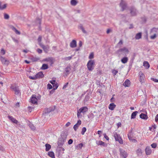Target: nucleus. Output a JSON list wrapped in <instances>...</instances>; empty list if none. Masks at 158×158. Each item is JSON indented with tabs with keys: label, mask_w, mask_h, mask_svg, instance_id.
<instances>
[{
	"label": "nucleus",
	"mask_w": 158,
	"mask_h": 158,
	"mask_svg": "<svg viewBox=\"0 0 158 158\" xmlns=\"http://www.w3.org/2000/svg\"><path fill=\"white\" fill-rule=\"evenodd\" d=\"M94 64L95 62L94 60H89L87 64L88 70L89 71H92L94 68Z\"/></svg>",
	"instance_id": "1"
},
{
	"label": "nucleus",
	"mask_w": 158,
	"mask_h": 158,
	"mask_svg": "<svg viewBox=\"0 0 158 158\" xmlns=\"http://www.w3.org/2000/svg\"><path fill=\"white\" fill-rule=\"evenodd\" d=\"M36 79L41 78L44 77V75L42 72H40L37 73L35 75Z\"/></svg>",
	"instance_id": "16"
},
{
	"label": "nucleus",
	"mask_w": 158,
	"mask_h": 158,
	"mask_svg": "<svg viewBox=\"0 0 158 158\" xmlns=\"http://www.w3.org/2000/svg\"><path fill=\"white\" fill-rule=\"evenodd\" d=\"M81 121L80 119L78 120L77 123H76L73 126L74 130L76 131L78 128L79 126L81 124Z\"/></svg>",
	"instance_id": "15"
},
{
	"label": "nucleus",
	"mask_w": 158,
	"mask_h": 158,
	"mask_svg": "<svg viewBox=\"0 0 158 158\" xmlns=\"http://www.w3.org/2000/svg\"><path fill=\"white\" fill-rule=\"evenodd\" d=\"M71 70V66L68 65L65 68L64 73L66 76L68 75L70 73V71Z\"/></svg>",
	"instance_id": "9"
},
{
	"label": "nucleus",
	"mask_w": 158,
	"mask_h": 158,
	"mask_svg": "<svg viewBox=\"0 0 158 158\" xmlns=\"http://www.w3.org/2000/svg\"><path fill=\"white\" fill-rule=\"evenodd\" d=\"M119 150L121 156H122L123 158H126L127 156V152L122 148H119Z\"/></svg>",
	"instance_id": "11"
},
{
	"label": "nucleus",
	"mask_w": 158,
	"mask_h": 158,
	"mask_svg": "<svg viewBox=\"0 0 158 158\" xmlns=\"http://www.w3.org/2000/svg\"><path fill=\"white\" fill-rule=\"evenodd\" d=\"M70 46L72 48H74L77 46V42L75 40H73L70 43Z\"/></svg>",
	"instance_id": "18"
},
{
	"label": "nucleus",
	"mask_w": 158,
	"mask_h": 158,
	"mask_svg": "<svg viewBox=\"0 0 158 158\" xmlns=\"http://www.w3.org/2000/svg\"><path fill=\"white\" fill-rule=\"evenodd\" d=\"M139 81L140 82L143 83L144 82V79L145 76L144 74L142 72H140L139 73Z\"/></svg>",
	"instance_id": "14"
},
{
	"label": "nucleus",
	"mask_w": 158,
	"mask_h": 158,
	"mask_svg": "<svg viewBox=\"0 0 158 158\" xmlns=\"http://www.w3.org/2000/svg\"><path fill=\"white\" fill-rule=\"evenodd\" d=\"M67 136L66 135H62L60 139H59L57 142V144L58 146H62L65 141Z\"/></svg>",
	"instance_id": "2"
},
{
	"label": "nucleus",
	"mask_w": 158,
	"mask_h": 158,
	"mask_svg": "<svg viewBox=\"0 0 158 158\" xmlns=\"http://www.w3.org/2000/svg\"><path fill=\"white\" fill-rule=\"evenodd\" d=\"M0 60L2 63L4 64L6 63V62H9V61L6 60L5 57H4L2 56H1Z\"/></svg>",
	"instance_id": "30"
},
{
	"label": "nucleus",
	"mask_w": 158,
	"mask_h": 158,
	"mask_svg": "<svg viewBox=\"0 0 158 158\" xmlns=\"http://www.w3.org/2000/svg\"><path fill=\"white\" fill-rule=\"evenodd\" d=\"M45 146L46 147L45 150L47 152L49 151L51 148V145L48 143L46 144Z\"/></svg>",
	"instance_id": "33"
},
{
	"label": "nucleus",
	"mask_w": 158,
	"mask_h": 158,
	"mask_svg": "<svg viewBox=\"0 0 158 158\" xmlns=\"http://www.w3.org/2000/svg\"><path fill=\"white\" fill-rule=\"evenodd\" d=\"M114 137L116 141H118L120 144H123V140L119 135L118 134L116 133H114Z\"/></svg>",
	"instance_id": "6"
},
{
	"label": "nucleus",
	"mask_w": 158,
	"mask_h": 158,
	"mask_svg": "<svg viewBox=\"0 0 158 158\" xmlns=\"http://www.w3.org/2000/svg\"><path fill=\"white\" fill-rule=\"evenodd\" d=\"M48 155L52 158H55L54 153L52 151L49 152L48 153Z\"/></svg>",
	"instance_id": "31"
},
{
	"label": "nucleus",
	"mask_w": 158,
	"mask_h": 158,
	"mask_svg": "<svg viewBox=\"0 0 158 158\" xmlns=\"http://www.w3.org/2000/svg\"><path fill=\"white\" fill-rule=\"evenodd\" d=\"M123 42L122 40H120L119 42L118 43V45H122L123 44Z\"/></svg>",
	"instance_id": "55"
},
{
	"label": "nucleus",
	"mask_w": 158,
	"mask_h": 158,
	"mask_svg": "<svg viewBox=\"0 0 158 158\" xmlns=\"http://www.w3.org/2000/svg\"><path fill=\"white\" fill-rule=\"evenodd\" d=\"M72 58V56H69V57H65V60H70Z\"/></svg>",
	"instance_id": "57"
},
{
	"label": "nucleus",
	"mask_w": 158,
	"mask_h": 158,
	"mask_svg": "<svg viewBox=\"0 0 158 158\" xmlns=\"http://www.w3.org/2000/svg\"><path fill=\"white\" fill-rule=\"evenodd\" d=\"M37 51L39 54H40L42 52V50L40 48H38L37 50Z\"/></svg>",
	"instance_id": "53"
},
{
	"label": "nucleus",
	"mask_w": 158,
	"mask_h": 158,
	"mask_svg": "<svg viewBox=\"0 0 158 158\" xmlns=\"http://www.w3.org/2000/svg\"><path fill=\"white\" fill-rule=\"evenodd\" d=\"M50 82L53 85V88L54 89H56L58 87L57 83L55 80H51L50 81Z\"/></svg>",
	"instance_id": "12"
},
{
	"label": "nucleus",
	"mask_w": 158,
	"mask_h": 158,
	"mask_svg": "<svg viewBox=\"0 0 158 158\" xmlns=\"http://www.w3.org/2000/svg\"><path fill=\"white\" fill-rule=\"evenodd\" d=\"M83 144L82 143H80L77 146V147H79V148L80 149H81L83 147Z\"/></svg>",
	"instance_id": "48"
},
{
	"label": "nucleus",
	"mask_w": 158,
	"mask_h": 158,
	"mask_svg": "<svg viewBox=\"0 0 158 158\" xmlns=\"http://www.w3.org/2000/svg\"><path fill=\"white\" fill-rule=\"evenodd\" d=\"M12 39L15 42L18 43L19 41L18 40L15 39L14 38H12Z\"/></svg>",
	"instance_id": "63"
},
{
	"label": "nucleus",
	"mask_w": 158,
	"mask_h": 158,
	"mask_svg": "<svg viewBox=\"0 0 158 158\" xmlns=\"http://www.w3.org/2000/svg\"><path fill=\"white\" fill-rule=\"evenodd\" d=\"M103 135L104 136V137L107 140H109V138L106 135V133H104L103 134Z\"/></svg>",
	"instance_id": "49"
},
{
	"label": "nucleus",
	"mask_w": 158,
	"mask_h": 158,
	"mask_svg": "<svg viewBox=\"0 0 158 158\" xmlns=\"http://www.w3.org/2000/svg\"><path fill=\"white\" fill-rule=\"evenodd\" d=\"M78 28L79 29L81 30L83 33L85 34H86L87 33L86 31L83 27L82 24H80L78 26Z\"/></svg>",
	"instance_id": "26"
},
{
	"label": "nucleus",
	"mask_w": 158,
	"mask_h": 158,
	"mask_svg": "<svg viewBox=\"0 0 158 158\" xmlns=\"http://www.w3.org/2000/svg\"><path fill=\"white\" fill-rule=\"evenodd\" d=\"M123 85L125 87H129L130 85V81L128 79H126Z\"/></svg>",
	"instance_id": "22"
},
{
	"label": "nucleus",
	"mask_w": 158,
	"mask_h": 158,
	"mask_svg": "<svg viewBox=\"0 0 158 158\" xmlns=\"http://www.w3.org/2000/svg\"><path fill=\"white\" fill-rule=\"evenodd\" d=\"M128 60V58L127 57H124L121 60V62L123 64H125Z\"/></svg>",
	"instance_id": "32"
},
{
	"label": "nucleus",
	"mask_w": 158,
	"mask_h": 158,
	"mask_svg": "<svg viewBox=\"0 0 158 158\" xmlns=\"http://www.w3.org/2000/svg\"><path fill=\"white\" fill-rule=\"evenodd\" d=\"M123 52L125 54L128 53L129 52V51L126 47H124L123 48L119 49L116 51V53L119 55L122 54Z\"/></svg>",
	"instance_id": "3"
},
{
	"label": "nucleus",
	"mask_w": 158,
	"mask_h": 158,
	"mask_svg": "<svg viewBox=\"0 0 158 158\" xmlns=\"http://www.w3.org/2000/svg\"><path fill=\"white\" fill-rule=\"evenodd\" d=\"M96 143L98 145H100L104 147H106V144L103 142L101 140H99L98 142H97Z\"/></svg>",
	"instance_id": "28"
},
{
	"label": "nucleus",
	"mask_w": 158,
	"mask_h": 158,
	"mask_svg": "<svg viewBox=\"0 0 158 158\" xmlns=\"http://www.w3.org/2000/svg\"><path fill=\"white\" fill-rule=\"evenodd\" d=\"M155 121L156 122H158V114H157L156 117H155Z\"/></svg>",
	"instance_id": "62"
},
{
	"label": "nucleus",
	"mask_w": 158,
	"mask_h": 158,
	"mask_svg": "<svg viewBox=\"0 0 158 158\" xmlns=\"http://www.w3.org/2000/svg\"><path fill=\"white\" fill-rule=\"evenodd\" d=\"M79 111L78 110L77 111V116L78 118H80V116H81V113L79 112Z\"/></svg>",
	"instance_id": "54"
},
{
	"label": "nucleus",
	"mask_w": 158,
	"mask_h": 158,
	"mask_svg": "<svg viewBox=\"0 0 158 158\" xmlns=\"http://www.w3.org/2000/svg\"><path fill=\"white\" fill-rule=\"evenodd\" d=\"M73 142V140L72 139H69L68 141V143L70 145L72 144Z\"/></svg>",
	"instance_id": "50"
},
{
	"label": "nucleus",
	"mask_w": 158,
	"mask_h": 158,
	"mask_svg": "<svg viewBox=\"0 0 158 158\" xmlns=\"http://www.w3.org/2000/svg\"><path fill=\"white\" fill-rule=\"evenodd\" d=\"M128 137L129 140H132L133 141H136V140L134 139H132V137L130 133H128Z\"/></svg>",
	"instance_id": "40"
},
{
	"label": "nucleus",
	"mask_w": 158,
	"mask_h": 158,
	"mask_svg": "<svg viewBox=\"0 0 158 158\" xmlns=\"http://www.w3.org/2000/svg\"><path fill=\"white\" fill-rule=\"evenodd\" d=\"M31 60L32 62H36L39 60V59L38 58L32 56L31 58Z\"/></svg>",
	"instance_id": "38"
},
{
	"label": "nucleus",
	"mask_w": 158,
	"mask_h": 158,
	"mask_svg": "<svg viewBox=\"0 0 158 158\" xmlns=\"http://www.w3.org/2000/svg\"><path fill=\"white\" fill-rule=\"evenodd\" d=\"M152 32H156V35H158V28H153L151 31Z\"/></svg>",
	"instance_id": "36"
},
{
	"label": "nucleus",
	"mask_w": 158,
	"mask_h": 158,
	"mask_svg": "<svg viewBox=\"0 0 158 158\" xmlns=\"http://www.w3.org/2000/svg\"><path fill=\"white\" fill-rule=\"evenodd\" d=\"M42 40V37L41 36H39L38 39V41L39 42H40Z\"/></svg>",
	"instance_id": "58"
},
{
	"label": "nucleus",
	"mask_w": 158,
	"mask_h": 158,
	"mask_svg": "<svg viewBox=\"0 0 158 158\" xmlns=\"http://www.w3.org/2000/svg\"><path fill=\"white\" fill-rule=\"evenodd\" d=\"M10 28L12 29L15 33L18 35H20L21 34L20 32L18 31L13 26L10 25Z\"/></svg>",
	"instance_id": "21"
},
{
	"label": "nucleus",
	"mask_w": 158,
	"mask_h": 158,
	"mask_svg": "<svg viewBox=\"0 0 158 158\" xmlns=\"http://www.w3.org/2000/svg\"><path fill=\"white\" fill-rule=\"evenodd\" d=\"M137 152L138 153H141L142 154V152H141V149L139 148L137 150Z\"/></svg>",
	"instance_id": "56"
},
{
	"label": "nucleus",
	"mask_w": 158,
	"mask_h": 158,
	"mask_svg": "<svg viewBox=\"0 0 158 158\" xmlns=\"http://www.w3.org/2000/svg\"><path fill=\"white\" fill-rule=\"evenodd\" d=\"M86 131V129L85 127H83L82 128L81 131V134L82 135H84Z\"/></svg>",
	"instance_id": "41"
},
{
	"label": "nucleus",
	"mask_w": 158,
	"mask_h": 158,
	"mask_svg": "<svg viewBox=\"0 0 158 158\" xmlns=\"http://www.w3.org/2000/svg\"><path fill=\"white\" fill-rule=\"evenodd\" d=\"M116 106V105L114 103H112L110 104L109 106V109L111 110H114V108H115Z\"/></svg>",
	"instance_id": "27"
},
{
	"label": "nucleus",
	"mask_w": 158,
	"mask_h": 158,
	"mask_svg": "<svg viewBox=\"0 0 158 158\" xmlns=\"http://www.w3.org/2000/svg\"><path fill=\"white\" fill-rule=\"evenodd\" d=\"M48 68V64H43L41 69L43 70H45L47 69Z\"/></svg>",
	"instance_id": "35"
},
{
	"label": "nucleus",
	"mask_w": 158,
	"mask_h": 158,
	"mask_svg": "<svg viewBox=\"0 0 158 158\" xmlns=\"http://www.w3.org/2000/svg\"><path fill=\"white\" fill-rule=\"evenodd\" d=\"M151 147L153 148H155L157 146V144L156 143H153L151 144Z\"/></svg>",
	"instance_id": "44"
},
{
	"label": "nucleus",
	"mask_w": 158,
	"mask_h": 158,
	"mask_svg": "<svg viewBox=\"0 0 158 158\" xmlns=\"http://www.w3.org/2000/svg\"><path fill=\"white\" fill-rule=\"evenodd\" d=\"M130 13L132 16H134L136 15L137 13V10L133 6L129 8Z\"/></svg>",
	"instance_id": "4"
},
{
	"label": "nucleus",
	"mask_w": 158,
	"mask_h": 158,
	"mask_svg": "<svg viewBox=\"0 0 158 158\" xmlns=\"http://www.w3.org/2000/svg\"><path fill=\"white\" fill-rule=\"evenodd\" d=\"M10 88L14 91L15 92V94L17 95H20L21 93L18 87L16 86L15 85H11L10 86Z\"/></svg>",
	"instance_id": "5"
},
{
	"label": "nucleus",
	"mask_w": 158,
	"mask_h": 158,
	"mask_svg": "<svg viewBox=\"0 0 158 158\" xmlns=\"http://www.w3.org/2000/svg\"><path fill=\"white\" fill-rule=\"evenodd\" d=\"M53 109H51V108H46L43 111V114H46V113H49L50 112L53 111Z\"/></svg>",
	"instance_id": "25"
},
{
	"label": "nucleus",
	"mask_w": 158,
	"mask_h": 158,
	"mask_svg": "<svg viewBox=\"0 0 158 158\" xmlns=\"http://www.w3.org/2000/svg\"><path fill=\"white\" fill-rule=\"evenodd\" d=\"M145 151L146 154L147 155H149L152 153V150L150 148V147L149 146H147L145 149Z\"/></svg>",
	"instance_id": "19"
},
{
	"label": "nucleus",
	"mask_w": 158,
	"mask_h": 158,
	"mask_svg": "<svg viewBox=\"0 0 158 158\" xmlns=\"http://www.w3.org/2000/svg\"><path fill=\"white\" fill-rule=\"evenodd\" d=\"M138 113V111H135L133 112L131 115V119H134L135 118L136 116Z\"/></svg>",
	"instance_id": "34"
},
{
	"label": "nucleus",
	"mask_w": 158,
	"mask_h": 158,
	"mask_svg": "<svg viewBox=\"0 0 158 158\" xmlns=\"http://www.w3.org/2000/svg\"><path fill=\"white\" fill-rule=\"evenodd\" d=\"M120 6L121 8V10L123 11L126 8L127 5L126 2L122 0L120 3Z\"/></svg>",
	"instance_id": "10"
},
{
	"label": "nucleus",
	"mask_w": 158,
	"mask_h": 158,
	"mask_svg": "<svg viewBox=\"0 0 158 158\" xmlns=\"http://www.w3.org/2000/svg\"><path fill=\"white\" fill-rule=\"evenodd\" d=\"M29 127L32 130H34L35 129V127L32 124H30L29 125Z\"/></svg>",
	"instance_id": "42"
},
{
	"label": "nucleus",
	"mask_w": 158,
	"mask_h": 158,
	"mask_svg": "<svg viewBox=\"0 0 158 158\" xmlns=\"http://www.w3.org/2000/svg\"><path fill=\"white\" fill-rule=\"evenodd\" d=\"M29 78L32 80H36L37 79L35 75L34 77L29 76Z\"/></svg>",
	"instance_id": "52"
},
{
	"label": "nucleus",
	"mask_w": 158,
	"mask_h": 158,
	"mask_svg": "<svg viewBox=\"0 0 158 158\" xmlns=\"http://www.w3.org/2000/svg\"><path fill=\"white\" fill-rule=\"evenodd\" d=\"M31 102L33 104H35L37 103L38 98L36 95H33L31 98Z\"/></svg>",
	"instance_id": "7"
},
{
	"label": "nucleus",
	"mask_w": 158,
	"mask_h": 158,
	"mask_svg": "<svg viewBox=\"0 0 158 158\" xmlns=\"http://www.w3.org/2000/svg\"><path fill=\"white\" fill-rule=\"evenodd\" d=\"M69 84V83L68 82L67 83H66L63 86V89H64L66 87L68 86V85Z\"/></svg>",
	"instance_id": "64"
},
{
	"label": "nucleus",
	"mask_w": 158,
	"mask_h": 158,
	"mask_svg": "<svg viewBox=\"0 0 158 158\" xmlns=\"http://www.w3.org/2000/svg\"><path fill=\"white\" fill-rule=\"evenodd\" d=\"M142 36V33L141 32H139L136 34L135 36V39L136 40H139L141 38Z\"/></svg>",
	"instance_id": "24"
},
{
	"label": "nucleus",
	"mask_w": 158,
	"mask_h": 158,
	"mask_svg": "<svg viewBox=\"0 0 158 158\" xmlns=\"http://www.w3.org/2000/svg\"><path fill=\"white\" fill-rule=\"evenodd\" d=\"M94 57V54L93 52L91 53L89 56V59H93Z\"/></svg>",
	"instance_id": "46"
},
{
	"label": "nucleus",
	"mask_w": 158,
	"mask_h": 158,
	"mask_svg": "<svg viewBox=\"0 0 158 158\" xmlns=\"http://www.w3.org/2000/svg\"><path fill=\"white\" fill-rule=\"evenodd\" d=\"M47 88L49 89H51L52 88V85L49 83H48L47 85Z\"/></svg>",
	"instance_id": "51"
},
{
	"label": "nucleus",
	"mask_w": 158,
	"mask_h": 158,
	"mask_svg": "<svg viewBox=\"0 0 158 158\" xmlns=\"http://www.w3.org/2000/svg\"><path fill=\"white\" fill-rule=\"evenodd\" d=\"M156 35H157L156 34H154L153 35L151 36L150 38L152 39H154L156 38Z\"/></svg>",
	"instance_id": "47"
},
{
	"label": "nucleus",
	"mask_w": 158,
	"mask_h": 158,
	"mask_svg": "<svg viewBox=\"0 0 158 158\" xmlns=\"http://www.w3.org/2000/svg\"><path fill=\"white\" fill-rule=\"evenodd\" d=\"M78 2L76 0H71V4L73 6H75L77 5Z\"/></svg>",
	"instance_id": "37"
},
{
	"label": "nucleus",
	"mask_w": 158,
	"mask_h": 158,
	"mask_svg": "<svg viewBox=\"0 0 158 158\" xmlns=\"http://www.w3.org/2000/svg\"><path fill=\"white\" fill-rule=\"evenodd\" d=\"M151 80L156 82H158V80L154 78H151Z\"/></svg>",
	"instance_id": "59"
},
{
	"label": "nucleus",
	"mask_w": 158,
	"mask_h": 158,
	"mask_svg": "<svg viewBox=\"0 0 158 158\" xmlns=\"http://www.w3.org/2000/svg\"><path fill=\"white\" fill-rule=\"evenodd\" d=\"M28 108L29 109V111L30 112H31V110H32V109H33V107H31V106H29L28 107Z\"/></svg>",
	"instance_id": "61"
},
{
	"label": "nucleus",
	"mask_w": 158,
	"mask_h": 158,
	"mask_svg": "<svg viewBox=\"0 0 158 158\" xmlns=\"http://www.w3.org/2000/svg\"><path fill=\"white\" fill-rule=\"evenodd\" d=\"M36 21H37V22H38V23H39V24L40 25V24H41V19H40L38 18L36 19Z\"/></svg>",
	"instance_id": "60"
},
{
	"label": "nucleus",
	"mask_w": 158,
	"mask_h": 158,
	"mask_svg": "<svg viewBox=\"0 0 158 158\" xmlns=\"http://www.w3.org/2000/svg\"><path fill=\"white\" fill-rule=\"evenodd\" d=\"M4 18L5 19H9L10 17H9V15L8 14H7L6 13H4Z\"/></svg>",
	"instance_id": "43"
},
{
	"label": "nucleus",
	"mask_w": 158,
	"mask_h": 158,
	"mask_svg": "<svg viewBox=\"0 0 158 158\" xmlns=\"http://www.w3.org/2000/svg\"><path fill=\"white\" fill-rule=\"evenodd\" d=\"M143 65L145 67L146 69H148L150 67V64L147 61H145L143 63Z\"/></svg>",
	"instance_id": "29"
},
{
	"label": "nucleus",
	"mask_w": 158,
	"mask_h": 158,
	"mask_svg": "<svg viewBox=\"0 0 158 158\" xmlns=\"http://www.w3.org/2000/svg\"><path fill=\"white\" fill-rule=\"evenodd\" d=\"M8 117L9 118V119H10L13 123H16V124H18V120H17L15 118H13L12 116L10 115H8Z\"/></svg>",
	"instance_id": "20"
},
{
	"label": "nucleus",
	"mask_w": 158,
	"mask_h": 158,
	"mask_svg": "<svg viewBox=\"0 0 158 158\" xmlns=\"http://www.w3.org/2000/svg\"><path fill=\"white\" fill-rule=\"evenodd\" d=\"M139 116L140 118L144 120H146L148 118L147 115L146 114L143 113L140 114Z\"/></svg>",
	"instance_id": "23"
},
{
	"label": "nucleus",
	"mask_w": 158,
	"mask_h": 158,
	"mask_svg": "<svg viewBox=\"0 0 158 158\" xmlns=\"http://www.w3.org/2000/svg\"><path fill=\"white\" fill-rule=\"evenodd\" d=\"M78 110L79 111L80 113H85L88 111V108L86 106H84Z\"/></svg>",
	"instance_id": "13"
},
{
	"label": "nucleus",
	"mask_w": 158,
	"mask_h": 158,
	"mask_svg": "<svg viewBox=\"0 0 158 158\" xmlns=\"http://www.w3.org/2000/svg\"><path fill=\"white\" fill-rule=\"evenodd\" d=\"M39 44L46 53H47L48 52L50 48L49 46L48 45L45 46L41 43H40Z\"/></svg>",
	"instance_id": "8"
},
{
	"label": "nucleus",
	"mask_w": 158,
	"mask_h": 158,
	"mask_svg": "<svg viewBox=\"0 0 158 158\" xmlns=\"http://www.w3.org/2000/svg\"><path fill=\"white\" fill-rule=\"evenodd\" d=\"M44 61L47 62H49L50 63L51 65H52L53 64V58L52 57H48L44 59Z\"/></svg>",
	"instance_id": "17"
},
{
	"label": "nucleus",
	"mask_w": 158,
	"mask_h": 158,
	"mask_svg": "<svg viewBox=\"0 0 158 158\" xmlns=\"http://www.w3.org/2000/svg\"><path fill=\"white\" fill-rule=\"evenodd\" d=\"M118 73V71L117 70H115L114 69L112 70V73L114 76L116 75Z\"/></svg>",
	"instance_id": "45"
},
{
	"label": "nucleus",
	"mask_w": 158,
	"mask_h": 158,
	"mask_svg": "<svg viewBox=\"0 0 158 158\" xmlns=\"http://www.w3.org/2000/svg\"><path fill=\"white\" fill-rule=\"evenodd\" d=\"M6 4H4L2 6H1V2H0V9L2 10L6 8Z\"/></svg>",
	"instance_id": "39"
}]
</instances>
